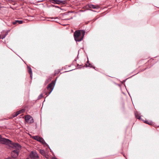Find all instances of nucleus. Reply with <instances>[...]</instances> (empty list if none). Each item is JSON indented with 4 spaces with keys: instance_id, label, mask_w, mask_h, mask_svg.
Masks as SVG:
<instances>
[{
    "instance_id": "nucleus-1",
    "label": "nucleus",
    "mask_w": 159,
    "mask_h": 159,
    "mask_svg": "<svg viewBox=\"0 0 159 159\" xmlns=\"http://www.w3.org/2000/svg\"><path fill=\"white\" fill-rule=\"evenodd\" d=\"M11 145H12L13 148L16 149L13 151L11 153V157H8L5 159H17V157L18 156L19 150L21 148V146L17 143H12Z\"/></svg>"
},
{
    "instance_id": "nucleus-2",
    "label": "nucleus",
    "mask_w": 159,
    "mask_h": 159,
    "mask_svg": "<svg viewBox=\"0 0 159 159\" xmlns=\"http://www.w3.org/2000/svg\"><path fill=\"white\" fill-rule=\"evenodd\" d=\"M85 32L83 30H77L75 31L74 34L75 40L76 42L81 41L83 39Z\"/></svg>"
},
{
    "instance_id": "nucleus-3",
    "label": "nucleus",
    "mask_w": 159,
    "mask_h": 159,
    "mask_svg": "<svg viewBox=\"0 0 159 159\" xmlns=\"http://www.w3.org/2000/svg\"><path fill=\"white\" fill-rule=\"evenodd\" d=\"M55 84V82L53 81H52L51 83L48 85L46 89H45L43 93L47 96L49 95L53 90Z\"/></svg>"
},
{
    "instance_id": "nucleus-4",
    "label": "nucleus",
    "mask_w": 159,
    "mask_h": 159,
    "mask_svg": "<svg viewBox=\"0 0 159 159\" xmlns=\"http://www.w3.org/2000/svg\"><path fill=\"white\" fill-rule=\"evenodd\" d=\"M0 143L7 145L11 144V141L8 139L2 138L1 135H0Z\"/></svg>"
},
{
    "instance_id": "nucleus-5",
    "label": "nucleus",
    "mask_w": 159,
    "mask_h": 159,
    "mask_svg": "<svg viewBox=\"0 0 159 159\" xmlns=\"http://www.w3.org/2000/svg\"><path fill=\"white\" fill-rule=\"evenodd\" d=\"M32 138L35 140H36L43 144H46V143L42 137H40L38 136H33Z\"/></svg>"
},
{
    "instance_id": "nucleus-6",
    "label": "nucleus",
    "mask_w": 159,
    "mask_h": 159,
    "mask_svg": "<svg viewBox=\"0 0 159 159\" xmlns=\"http://www.w3.org/2000/svg\"><path fill=\"white\" fill-rule=\"evenodd\" d=\"M25 120L26 122L29 124L32 123L34 122L33 117L30 115H27L25 116Z\"/></svg>"
},
{
    "instance_id": "nucleus-7",
    "label": "nucleus",
    "mask_w": 159,
    "mask_h": 159,
    "mask_svg": "<svg viewBox=\"0 0 159 159\" xmlns=\"http://www.w3.org/2000/svg\"><path fill=\"white\" fill-rule=\"evenodd\" d=\"M30 157L33 159H36L39 158V156L35 152L32 151L30 154Z\"/></svg>"
},
{
    "instance_id": "nucleus-8",
    "label": "nucleus",
    "mask_w": 159,
    "mask_h": 159,
    "mask_svg": "<svg viewBox=\"0 0 159 159\" xmlns=\"http://www.w3.org/2000/svg\"><path fill=\"white\" fill-rule=\"evenodd\" d=\"M89 8L93 9H98L100 8V7L98 5H93L90 4L89 5Z\"/></svg>"
},
{
    "instance_id": "nucleus-9",
    "label": "nucleus",
    "mask_w": 159,
    "mask_h": 159,
    "mask_svg": "<svg viewBox=\"0 0 159 159\" xmlns=\"http://www.w3.org/2000/svg\"><path fill=\"white\" fill-rule=\"evenodd\" d=\"M27 68L28 72L30 74V77L31 78V79H32V72L31 69L30 67H29V66H27Z\"/></svg>"
},
{
    "instance_id": "nucleus-10",
    "label": "nucleus",
    "mask_w": 159,
    "mask_h": 159,
    "mask_svg": "<svg viewBox=\"0 0 159 159\" xmlns=\"http://www.w3.org/2000/svg\"><path fill=\"white\" fill-rule=\"evenodd\" d=\"M144 122L150 125H152L153 124L152 122L151 121L146 120L144 121Z\"/></svg>"
},
{
    "instance_id": "nucleus-11",
    "label": "nucleus",
    "mask_w": 159,
    "mask_h": 159,
    "mask_svg": "<svg viewBox=\"0 0 159 159\" xmlns=\"http://www.w3.org/2000/svg\"><path fill=\"white\" fill-rule=\"evenodd\" d=\"M19 114V113H18V112L17 111L16 112V113H15L13 115V117H15L17 115H18Z\"/></svg>"
},
{
    "instance_id": "nucleus-12",
    "label": "nucleus",
    "mask_w": 159,
    "mask_h": 159,
    "mask_svg": "<svg viewBox=\"0 0 159 159\" xmlns=\"http://www.w3.org/2000/svg\"><path fill=\"white\" fill-rule=\"evenodd\" d=\"M89 61H87V64H86V67L88 66V67H92V66H91V64L90 63H89Z\"/></svg>"
},
{
    "instance_id": "nucleus-13",
    "label": "nucleus",
    "mask_w": 159,
    "mask_h": 159,
    "mask_svg": "<svg viewBox=\"0 0 159 159\" xmlns=\"http://www.w3.org/2000/svg\"><path fill=\"white\" fill-rule=\"evenodd\" d=\"M56 2V3L58 4H61L60 1L59 0H53Z\"/></svg>"
},
{
    "instance_id": "nucleus-14",
    "label": "nucleus",
    "mask_w": 159,
    "mask_h": 159,
    "mask_svg": "<svg viewBox=\"0 0 159 159\" xmlns=\"http://www.w3.org/2000/svg\"><path fill=\"white\" fill-rule=\"evenodd\" d=\"M16 22H17V24H21L23 23V21L16 20Z\"/></svg>"
},
{
    "instance_id": "nucleus-15",
    "label": "nucleus",
    "mask_w": 159,
    "mask_h": 159,
    "mask_svg": "<svg viewBox=\"0 0 159 159\" xmlns=\"http://www.w3.org/2000/svg\"><path fill=\"white\" fill-rule=\"evenodd\" d=\"M60 72V70H56L55 72V75H56L59 74Z\"/></svg>"
},
{
    "instance_id": "nucleus-16",
    "label": "nucleus",
    "mask_w": 159,
    "mask_h": 159,
    "mask_svg": "<svg viewBox=\"0 0 159 159\" xmlns=\"http://www.w3.org/2000/svg\"><path fill=\"white\" fill-rule=\"evenodd\" d=\"M17 111L18 112V113H19V114H20L21 113H22L24 112L25 111V110L24 109H23L19 111Z\"/></svg>"
},
{
    "instance_id": "nucleus-17",
    "label": "nucleus",
    "mask_w": 159,
    "mask_h": 159,
    "mask_svg": "<svg viewBox=\"0 0 159 159\" xmlns=\"http://www.w3.org/2000/svg\"><path fill=\"white\" fill-rule=\"evenodd\" d=\"M135 114L136 118L138 119H139V116L138 115V114H137V113H135Z\"/></svg>"
},
{
    "instance_id": "nucleus-18",
    "label": "nucleus",
    "mask_w": 159,
    "mask_h": 159,
    "mask_svg": "<svg viewBox=\"0 0 159 159\" xmlns=\"http://www.w3.org/2000/svg\"><path fill=\"white\" fill-rule=\"evenodd\" d=\"M40 152L42 154H44L45 153V152L44 150H40Z\"/></svg>"
},
{
    "instance_id": "nucleus-19",
    "label": "nucleus",
    "mask_w": 159,
    "mask_h": 159,
    "mask_svg": "<svg viewBox=\"0 0 159 159\" xmlns=\"http://www.w3.org/2000/svg\"><path fill=\"white\" fill-rule=\"evenodd\" d=\"M43 97V94H41L38 97V99H40Z\"/></svg>"
},
{
    "instance_id": "nucleus-20",
    "label": "nucleus",
    "mask_w": 159,
    "mask_h": 159,
    "mask_svg": "<svg viewBox=\"0 0 159 159\" xmlns=\"http://www.w3.org/2000/svg\"><path fill=\"white\" fill-rule=\"evenodd\" d=\"M61 3L65 4L66 3V1H60Z\"/></svg>"
},
{
    "instance_id": "nucleus-21",
    "label": "nucleus",
    "mask_w": 159,
    "mask_h": 159,
    "mask_svg": "<svg viewBox=\"0 0 159 159\" xmlns=\"http://www.w3.org/2000/svg\"><path fill=\"white\" fill-rule=\"evenodd\" d=\"M12 24L13 25H16L17 24V22H16V20L15 21H14L12 22Z\"/></svg>"
},
{
    "instance_id": "nucleus-22",
    "label": "nucleus",
    "mask_w": 159,
    "mask_h": 159,
    "mask_svg": "<svg viewBox=\"0 0 159 159\" xmlns=\"http://www.w3.org/2000/svg\"><path fill=\"white\" fill-rule=\"evenodd\" d=\"M77 67H78L80 68V66H82L83 65H79V64H77Z\"/></svg>"
},
{
    "instance_id": "nucleus-23",
    "label": "nucleus",
    "mask_w": 159,
    "mask_h": 159,
    "mask_svg": "<svg viewBox=\"0 0 159 159\" xmlns=\"http://www.w3.org/2000/svg\"><path fill=\"white\" fill-rule=\"evenodd\" d=\"M48 81H49V80H47L46 81V83H48Z\"/></svg>"
},
{
    "instance_id": "nucleus-24",
    "label": "nucleus",
    "mask_w": 159,
    "mask_h": 159,
    "mask_svg": "<svg viewBox=\"0 0 159 159\" xmlns=\"http://www.w3.org/2000/svg\"><path fill=\"white\" fill-rule=\"evenodd\" d=\"M5 37V36L3 37H2V38H2V39H3Z\"/></svg>"
},
{
    "instance_id": "nucleus-25",
    "label": "nucleus",
    "mask_w": 159,
    "mask_h": 159,
    "mask_svg": "<svg viewBox=\"0 0 159 159\" xmlns=\"http://www.w3.org/2000/svg\"><path fill=\"white\" fill-rule=\"evenodd\" d=\"M139 119H140V120H141V118L140 116Z\"/></svg>"
},
{
    "instance_id": "nucleus-26",
    "label": "nucleus",
    "mask_w": 159,
    "mask_h": 159,
    "mask_svg": "<svg viewBox=\"0 0 159 159\" xmlns=\"http://www.w3.org/2000/svg\"><path fill=\"white\" fill-rule=\"evenodd\" d=\"M49 80L50 81L51 80V79H49Z\"/></svg>"
},
{
    "instance_id": "nucleus-27",
    "label": "nucleus",
    "mask_w": 159,
    "mask_h": 159,
    "mask_svg": "<svg viewBox=\"0 0 159 159\" xmlns=\"http://www.w3.org/2000/svg\"><path fill=\"white\" fill-rule=\"evenodd\" d=\"M53 159H56V158H54Z\"/></svg>"
},
{
    "instance_id": "nucleus-28",
    "label": "nucleus",
    "mask_w": 159,
    "mask_h": 159,
    "mask_svg": "<svg viewBox=\"0 0 159 159\" xmlns=\"http://www.w3.org/2000/svg\"><path fill=\"white\" fill-rule=\"evenodd\" d=\"M26 159H29V158H27Z\"/></svg>"
}]
</instances>
